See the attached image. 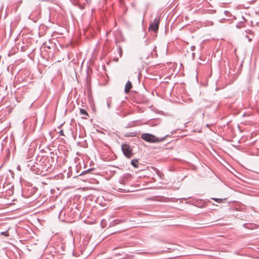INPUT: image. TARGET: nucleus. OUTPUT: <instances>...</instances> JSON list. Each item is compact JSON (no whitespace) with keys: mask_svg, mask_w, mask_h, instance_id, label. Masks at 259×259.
<instances>
[{"mask_svg":"<svg viewBox=\"0 0 259 259\" xmlns=\"http://www.w3.org/2000/svg\"><path fill=\"white\" fill-rule=\"evenodd\" d=\"M242 19H243L244 21H245V18L244 17H242Z\"/></svg>","mask_w":259,"mask_h":259,"instance_id":"obj_13","label":"nucleus"},{"mask_svg":"<svg viewBox=\"0 0 259 259\" xmlns=\"http://www.w3.org/2000/svg\"><path fill=\"white\" fill-rule=\"evenodd\" d=\"M121 150L123 154L127 157L130 158L132 155V149L130 145L126 144H122Z\"/></svg>","mask_w":259,"mask_h":259,"instance_id":"obj_2","label":"nucleus"},{"mask_svg":"<svg viewBox=\"0 0 259 259\" xmlns=\"http://www.w3.org/2000/svg\"><path fill=\"white\" fill-rule=\"evenodd\" d=\"M60 135H61V136H64V132H63V130H61L60 131Z\"/></svg>","mask_w":259,"mask_h":259,"instance_id":"obj_10","label":"nucleus"},{"mask_svg":"<svg viewBox=\"0 0 259 259\" xmlns=\"http://www.w3.org/2000/svg\"><path fill=\"white\" fill-rule=\"evenodd\" d=\"M159 22L160 18H155L149 27V31L156 32L158 30Z\"/></svg>","mask_w":259,"mask_h":259,"instance_id":"obj_3","label":"nucleus"},{"mask_svg":"<svg viewBox=\"0 0 259 259\" xmlns=\"http://www.w3.org/2000/svg\"><path fill=\"white\" fill-rule=\"evenodd\" d=\"M131 164L134 166L135 167H138L139 162L137 159L132 160L131 161Z\"/></svg>","mask_w":259,"mask_h":259,"instance_id":"obj_5","label":"nucleus"},{"mask_svg":"<svg viewBox=\"0 0 259 259\" xmlns=\"http://www.w3.org/2000/svg\"><path fill=\"white\" fill-rule=\"evenodd\" d=\"M80 113L81 115H84L85 116H88L89 114L87 111L85 109H80Z\"/></svg>","mask_w":259,"mask_h":259,"instance_id":"obj_6","label":"nucleus"},{"mask_svg":"<svg viewBox=\"0 0 259 259\" xmlns=\"http://www.w3.org/2000/svg\"><path fill=\"white\" fill-rule=\"evenodd\" d=\"M91 170H92L91 169H88V170H84L83 171H82V172L81 173L80 175H85V174H87V173L89 172L90 171H91Z\"/></svg>","mask_w":259,"mask_h":259,"instance_id":"obj_9","label":"nucleus"},{"mask_svg":"<svg viewBox=\"0 0 259 259\" xmlns=\"http://www.w3.org/2000/svg\"><path fill=\"white\" fill-rule=\"evenodd\" d=\"M119 54H120V56L121 57V48H119Z\"/></svg>","mask_w":259,"mask_h":259,"instance_id":"obj_11","label":"nucleus"},{"mask_svg":"<svg viewBox=\"0 0 259 259\" xmlns=\"http://www.w3.org/2000/svg\"><path fill=\"white\" fill-rule=\"evenodd\" d=\"M244 27V24L242 21H240L236 25V27L240 28Z\"/></svg>","mask_w":259,"mask_h":259,"instance_id":"obj_7","label":"nucleus"},{"mask_svg":"<svg viewBox=\"0 0 259 259\" xmlns=\"http://www.w3.org/2000/svg\"><path fill=\"white\" fill-rule=\"evenodd\" d=\"M167 136L168 135H166L162 138H157L153 135L144 133L142 134L141 138L149 143H158L164 141Z\"/></svg>","mask_w":259,"mask_h":259,"instance_id":"obj_1","label":"nucleus"},{"mask_svg":"<svg viewBox=\"0 0 259 259\" xmlns=\"http://www.w3.org/2000/svg\"><path fill=\"white\" fill-rule=\"evenodd\" d=\"M211 199L214 200L215 201L217 202L218 203H222L224 200V199H223L215 198H212Z\"/></svg>","mask_w":259,"mask_h":259,"instance_id":"obj_8","label":"nucleus"},{"mask_svg":"<svg viewBox=\"0 0 259 259\" xmlns=\"http://www.w3.org/2000/svg\"><path fill=\"white\" fill-rule=\"evenodd\" d=\"M132 88V84L130 81L128 80L125 85L124 88V92L125 93H128L130 91V90Z\"/></svg>","mask_w":259,"mask_h":259,"instance_id":"obj_4","label":"nucleus"},{"mask_svg":"<svg viewBox=\"0 0 259 259\" xmlns=\"http://www.w3.org/2000/svg\"><path fill=\"white\" fill-rule=\"evenodd\" d=\"M124 181L123 180H122L120 181V183L123 184H124Z\"/></svg>","mask_w":259,"mask_h":259,"instance_id":"obj_12","label":"nucleus"}]
</instances>
